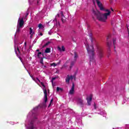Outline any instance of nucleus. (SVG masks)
<instances>
[{"instance_id": "22", "label": "nucleus", "mask_w": 129, "mask_h": 129, "mask_svg": "<svg viewBox=\"0 0 129 129\" xmlns=\"http://www.w3.org/2000/svg\"><path fill=\"white\" fill-rule=\"evenodd\" d=\"M30 30V35H34V32H33V29H32V28H29Z\"/></svg>"}, {"instance_id": "40", "label": "nucleus", "mask_w": 129, "mask_h": 129, "mask_svg": "<svg viewBox=\"0 0 129 129\" xmlns=\"http://www.w3.org/2000/svg\"><path fill=\"white\" fill-rule=\"evenodd\" d=\"M51 104H52V103H50L48 105V107H50V106H51Z\"/></svg>"}, {"instance_id": "34", "label": "nucleus", "mask_w": 129, "mask_h": 129, "mask_svg": "<svg viewBox=\"0 0 129 129\" xmlns=\"http://www.w3.org/2000/svg\"><path fill=\"white\" fill-rule=\"evenodd\" d=\"M53 100H54V99H53V98H51L50 103H52V102H53Z\"/></svg>"}, {"instance_id": "27", "label": "nucleus", "mask_w": 129, "mask_h": 129, "mask_svg": "<svg viewBox=\"0 0 129 129\" xmlns=\"http://www.w3.org/2000/svg\"><path fill=\"white\" fill-rule=\"evenodd\" d=\"M42 27H43V25H42V24H39L38 25V27L39 28V29H41V28H42Z\"/></svg>"}, {"instance_id": "45", "label": "nucleus", "mask_w": 129, "mask_h": 129, "mask_svg": "<svg viewBox=\"0 0 129 129\" xmlns=\"http://www.w3.org/2000/svg\"><path fill=\"white\" fill-rule=\"evenodd\" d=\"M127 31H128V26H127Z\"/></svg>"}, {"instance_id": "36", "label": "nucleus", "mask_w": 129, "mask_h": 129, "mask_svg": "<svg viewBox=\"0 0 129 129\" xmlns=\"http://www.w3.org/2000/svg\"><path fill=\"white\" fill-rule=\"evenodd\" d=\"M25 49H26V46H27V42L24 43Z\"/></svg>"}, {"instance_id": "24", "label": "nucleus", "mask_w": 129, "mask_h": 129, "mask_svg": "<svg viewBox=\"0 0 129 129\" xmlns=\"http://www.w3.org/2000/svg\"><path fill=\"white\" fill-rule=\"evenodd\" d=\"M51 66H53V67H56V66H57V63L53 62L51 64Z\"/></svg>"}, {"instance_id": "11", "label": "nucleus", "mask_w": 129, "mask_h": 129, "mask_svg": "<svg viewBox=\"0 0 129 129\" xmlns=\"http://www.w3.org/2000/svg\"><path fill=\"white\" fill-rule=\"evenodd\" d=\"M115 44H116V38L113 39V45L114 46V51L116 52V49H115Z\"/></svg>"}, {"instance_id": "6", "label": "nucleus", "mask_w": 129, "mask_h": 129, "mask_svg": "<svg viewBox=\"0 0 129 129\" xmlns=\"http://www.w3.org/2000/svg\"><path fill=\"white\" fill-rule=\"evenodd\" d=\"M111 35H108L107 37V46L108 47L109 49H110V47H111L112 43L111 41H109L108 40L110 38H111Z\"/></svg>"}, {"instance_id": "54", "label": "nucleus", "mask_w": 129, "mask_h": 129, "mask_svg": "<svg viewBox=\"0 0 129 129\" xmlns=\"http://www.w3.org/2000/svg\"><path fill=\"white\" fill-rule=\"evenodd\" d=\"M92 1H93V3H94V0H92Z\"/></svg>"}, {"instance_id": "53", "label": "nucleus", "mask_w": 129, "mask_h": 129, "mask_svg": "<svg viewBox=\"0 0 129 129\" xmlns=\"http://www.w3.org/2000/svg\"><path fill=\"white\" fill-rule=\"evenodd\" d=\"M67 82H68V84H69V82H70V81H67Z\"/></svg>"}, {"instance_id": "25", "label": "nucleus", "mask_w": 129, "mask_h": 129, "mask_svg": "<svg viewBox=\"0 0 129 129\" xmlns=\"http://www.w3.org/2000/svg\"><path fill=\"white\" fill-rule=\"evenodd\" d=\"M61 51L65 52V47H64V46H61Z\"/></svg>"}, {"instance_id": "55", "label": "nucleus", "mask_w": 129, "mask_h": 129, "mask_svg": "<svg viewBox=\"0 0 129 129\" xmlns=\"http://www.w3.org/2000/svg\"><path fill=\"white\" fill-rule=\"evenodd\" d=\"M93 20H94V17H93Z\"/></svg>"}, {"instance_id": "31", "label": "nucleus", "mask_w": 129, "mask_h": 129, "mask_svg": "<svg viewBox=\"0 0 129 129\" xmlns=\"http://www.w3.org/2000/svg\"><path fill=\"white\" fill-rule=\"evenodd\" d=\"M17 51L20 53H21V51H20V49L19 48V47L17 46Z\"/></svg>"}, {"instance_id": "43", "label": "nucleus", "mask_w": 129, "mask_h": 129, "mask_svg": "<svg viewBox=\"0 0 129 129\" xmlns=\"http://www.w3.org/2000/svg\"><path fill=\"white\" fill-rule=\"evenodd\" d=\"M59 90H60V91H61V92H62V91H63V89L60 88Z\"/></svg>"}, {"instance_id": "3", "label": "nucleus", "mask_w": 129, "mask_h": 129, "mask_svg": "<svg viewBox=\"0 0 129 129\" xmlns=\"http://www.w3.org/2000/svg\"><path fill=\"white\" fill-rule=\"evenodd\" d=\"M97 54L99 58H102L103 57V51L102 50V47L100 46H97Z\"/></svg>"}, {"instance_id": "56", "label": "nucleus", "mask_w": 129, "mask_h": 129, "mask_svg": "<svg viewBox=\"0 0 129 129\" xmlns=\"http://www.w3.org/2000/svg\"><path fill=\"white\" fill-rule=\"evenodd\" d=\"M42 56H44V54H42Z\"/></svg>"}, {"instance_id": "23", "label": "nucleus", "mask_w": 129, "mask_h": 129, "mask_svg": "<svg viewBox=\"0 0 129 129\" xmlns=\"http://www.w3.org/2000/svg\"><path fill=\"white\" fill-rule=\"evenodd\" d=\"M100 11H104V8H103V6H100L99 7Z\"/></svg>"}, {"instance_id": "50", "label": "nucleus", "mask_w": 129, "mask_h": 129, "mask_svg": "<svg viewBox=\"0 0 129 129\" xmlns=\"http://www.w3.org/2000/svg\"><path fill=\"white\" fill-rule=\"evenodd\" d=\"M32 79H33V80H34V81H35V79H34V78H32Z\"/></svg>"}, {"instance_id": "13", "label": "nucleus", "mask_w": 129, "mask_h": 129, "mask_svg": "<svg viewBox=\"0 0 129 129\" xmlns=\"http://www.w3.org/2000/svg\"><path fill=\"white\" fill-rule=\"evenodd\" d=\"M61 21L63 23H65L66 22V18H65V16H64V15H63V13L61 12Z\"/></svg>"}, {"instance_id": "39", "label": "nucleus", "mask_w": 129, "mask_h": 129, "mask_svg": "<svg viewBox=\"0 0 129 129\" xmlns=\"http://www.w3.org/2000/svg\"><path fill=\"white\" fill-rule=\"evenodd\" d=\"M60 62H61V61H59L58 62H57V63H56L57 65H59Z\"/></svg>"}, {"instance_id": "20", "label": "nucleus", "mask_w": 129, "mask_h": 129, "mask_svg": "<svg viewBox=\"0 0 129 129\" xmlns=\"http://www.w3.org/2000/svg\"><path fill=\"white\" fill-rule=\"evenodd\" d=\"M51 52V48H46L45 50V53H50Z\"/></svg>"}, {"instance_id": "2", "label": "nucleus", "mask_w": 129, "mask_h": 129, "mask_svg": "<svg viewBox=\"0 0 129 129\" xmlns=\"http://www.w3.org/2000/svg\"><path fill=\"white\" fill-rule=\"evenodd\" d=\"M85 46L90 56V62H95V60H94V48H93V45L89 46L88 43H86Z\"/></svg>"}, {"instance_id": "52", "label": "nucleus", "mask_w": 129, "mask_h": 129, "mask_svg": "<svg viewBox=\"0 0 129 129\" xmlns=\"http://www.w3.org/2000/svg\"><path fill=\"white\" fill-rule=\"evenodd\" d=\"M55 20L56 22H57V19L55 18Z\"/></svg>"}, {"instance_id": "9", "label": "nucleus", "mask_w": 129, "mask_h": 129, "mask_svg": "<svg viewBox=\"0 0 129 129\" xmlns=\"http://www.w3.org/2000/svg\"><path fill=\"white\" fill-rule=\"evenodd\" d=\"M44 92V102L45 103H47V101H48V97H47V90L46 89H45L43 91Z\"/></svg>"}, {"instance_id": "30", "label": "nucleus", "mask_w": 129, "mask_h": 129, "mask_svg": "<svg viewBox=\"0 0 129 129\" xmlns=\"http://www.w3.org/2000/svg\"><path fill=\"white\" fill-rule=\"evenodd\" d=\"M60 88H59V87H57L56 88V91H57V92L60 91Z\"/></svg>"}, {"instance_id": "21", "label": "nucleus", "mask_w": 129, "mask_h": 129, "mask_svg": "<svg viewBox=\"0 0 129 129\" xmlns=\"http://www.w3.org/2000/svg\"><path fill=\"white\" fill-rule=\"evenodd\" d=\"M44 58H45V56H43V57H41L40 58V63L42 64V65L44 64Z\"/></svg>"}, {"instance_id": "47", "label": "nucleus", "mask_w": 129, "mask_h": 129, "mask_svg": "<svg viewBox=\"0 0 129 129\" xmlns=\"http://www.w3.org/2000/svg\"><path fill=\"white\" fill-rule=\"evenodd\" d=\"M111 10L112 11V12H113V9L112 8H111Z\"/></svg>"}, {"instance_id": "42", "label": "nucleus", "mask_w": 129, "mask_h": 129, "mask_svg": "<svg viewBox=\"0 0 129 129\" xmlns=\"http://www.w3.org/2000/svg\"><path fill=\"white\" fill-rule=\"evenodd\" d=\"M33 34H30V38H32V37H33Z\"/></svg>"}, {"instance_id": "15", "label": "nucleus", "mask_w": 129, "mask_h": 129, "mask_svg": "<svg viewBox=\"0 0 129 129\" xmlns=\"http://www.w3.org/2000/svg\"><path fill=\"white\" fill-rule=\"evenodd\" d=\"M76 63V61L73 60L71 62V66L70 67V68L71 69L73 66H74V64Z\"/></svg>"}, {"instance_id": "1", "label": "nucleus", "mask_w": 129, "mask_h": 129, "mask_svg": "<svg viewBox=\"0 0 129 129\" xmlns=\"http://www.w3.org/2000/svg\"><path fill=\"white\" fill-rule=\"evenodd\" d=\"M105 12H107L108 13L101 14L100 12L98 11H95L93 10V14L100 22H105V21L107 20V16H109L111 13L110 11L109 10H106Z\"/></svg>"}, {"instance_id": "5", "label": "nucleus", "mask_w": 129, "mask_h": 129, "mask_svg": "<svg viewBox=\"0 0 129 129\" xmlns=\"http://www.w3.org/2000/svg\"><path fill=\"white\" fill-rule=\"evenodd\" d=\"M18 23L19 24H18L17 26L19 27V28H23L24 27V24H25L24 18L19 19Z\"/></svg>"}, {"instance_id": "35", "label": "nucleus", "mask_w": 129, "mask_h": 129, "mask_svg": "<svg viewBox=\"0 0 129 129\" xmlns=\"http://www.w3.org/2000/svg\"><path fill=\"white\" fill-rule=\"evenodd\" d=\"M90 36L91 41L92 43V42H93V40H92V37H91V35H90Z\"/></svg>"}, {"instance_id": "32", "label": "nucleus", "mask_w": 129, "mask_h": 129, "mask_svg": "<svg viewBox=\"0 0 129 129\" xmlns=\"http://www.w3.org/2000/svg\"><path fill=\"white\" fill-rule=\"evenodd\" d=\"M72 33V34H76V31H75V30H73Z\"/></svg>"}, {"instance_id": "33", "label": "nucleus", "mask_w": 129, "mask_h": 129, "mask_svg": "<svg viewBox=\"0 0 129 129\" xmlns=\"http://www.w3.org/2000/svg\"><path fill=\"white\" fill-rule=\"evenodd\" d=\"M57 49H58V51H61V47H60L59 46H58V47H57Z\"/></svg>"}, {"instance_id": "16", "label": "nucleus", "mask_w": 129, "mask_h": 129, "mask_svg": "<svg viewBox=\"0 0 129 129\" xmlns=\"http://www.w3.org/2000/svg\"><path fill=\"white\" fill-rule=\"evenodd\" d=\"M96 2L97 3V4L98 5V6L99 7V8L100 7H102L103 6L102 3H101L99 1L96 0Z\"/></svg>"}, {"instance_id": "29", "label": "nucleus", "mask_w": 129, "mask_h": 129, "mask_svg": "<svg viewBox=\"0 0 129 129\" xmlns=\"http://www.w3.org/2000/svg\"><path fill=\"white\" fill-rule=\"evenodd\" d=\"M57 77H53L51 79V81H54V80H56Z\"/></svg>"}, {"instance_id": "28", "label": "nucleus", "mask_w": 129, "mask_h": 129, "mask_svg": "<svg viewBox=\"0 0 129 129\" xmlns=\"http://www.w3.org/2000/svg\"><path fill=\"white\" fill-rule=\"evenodd\" d=\"M88 105H91V101H87Z\"/></svg>"}, {"instance_id": "38", "label": "nucleus", "mask_w": 129, "mask_h": 129, "mask_svg": "<svg viewBox=\"0 0 129 129\" xmlns=\"http://www.w3.org/2000/svg\"><path fill=\"white\" fill-rule=\"evenodd\" d=\"M28 16H29V13L26 14V15L25 16V18H27V17H28Z\"/></svg>"}, {"instance_id": "48", "label": "nucleus", "mask_w": 129, "mask_h": 129, "mask_svg": "<svg viewBox=\"0 0 129 129\" xmlns=\"http://www.w3.org/2000/svg\"><path fill=\"white\" fill-rule=\"evenodd\" d=\"M37 80H38V81H40V80H39V79H38V78H36Z\"/></svg>"}, {"instance_id": "44", "label": "nucleus", "mask_w": 129, "mask_h": 129, "mask_svg": "<svg viewBox=\"0 0 129 129\" xmlns=\"http://www.w3.org/2000/svg\"><path fill=\"white\" fill-rule=\"evenodd\" d=\"M39 51H40V49H39L36 50V52H39Z\"/></svg>"}, {"instance_id": "26", "label": "nucleus", "mask_w": 129, "mask_h": 129, "mask_svg": "<svg viewBox=\"0 0 129 129\" xmlns=\"http://www.w3.org/2000/svg\"><path fill=\"white\" fill-rule=\"evenodd\" d=\"M40 55H42V52H39L38 54H37V57L38 58H40Z\"/></svg>"}, {"instance_id": "4", "label": "nucleus", "mask_w": 129, "mask_h": 129, "mask_svg": "<svg viewBox=\"0 0 129 129\" xmlns=\"http://www.w3.org/2000/svg\"><path fill=\"white\" fill-rule=\"evenodd\" d=\"M76 102L77 104L80 105L81 106H83V105H84V100L81 98H77L76 99Z\"/></svg>"}, {"instance_id": "37", "label": "nucleus", "mask_w": 129, "mask_h": 129, "mask_svg": "<svg viewBox=\"0 0 129 129\" xmlns=\"http://www.w3.org/2000/svg\"><path fill=\"white\" fill-rule=\"evenodd\" d=\"M41 85H42L43 87H45V85L42 82H41Z\"/></svg>"}, {"instance_id": "8", "label": "nucleus", "mask_w": 129, "mask_h": 129, "mask_svg": "<svg viewBox=\"0 0 129 129\" xmlns=\"http://www.w3.org/2000/svg\"><path fill=\"white\" fill-rule=\"evenodd\" d=\"M75 88V84H74V83H73L72 87L69 92L70 94H71V95L74 94Z\"/></svg>"}, {"instance_id": "10", "label": "nucleus", "mask_w": 129, "mask_h": 129, "mask_svg": "<svg viewBox=\"0 0 129 129\" xmlns=\"http://www.w3.org/2000/svg\"><path fill=\"white\" fill-rule=\"evenodd\" d=\"M79 57V55H78V53L76 52V51H75L74 53V61H77V58Z\"/></svg>"}, {"instance_id": "17", "label": "nucleus", "mask_w": 129, "mask_h": 129, "mask_svg": "<svg viewBox=\"0 0 129 129\" xmlns=\"http://www.w3.org/2000/svg\"><path fill=\"white\" fill-rule=\"evenodd\" d=\"M87 101H92V95H90L89 97L87 98Z\"/></svg>"}, {"instance_id": "14", "label": "nucleus", "mask_w": 129, "mask_h": 129, "mask_svg": "<svg viewBox=\"0 0 129 129\" xmlns=\"http://www.w3.org/2000/svg\"><path fill=\"white\" fill-rule=\"evenodd\" d=\"M35 128V127L34 126V122L33 121H31L30 122V125L28 127V129H34Z\"/></svg>"}, {"instance_id": "7", "label": "nucleus", "mask_w": 129, "mask_h": 129, "mask_svg": "<svg viewBox=\"0 0 129 129\" xmlns=\"http://www.w3.org/2000/svg\"><path fill=\"white\" fill-rule=\"evenodd\" d=\"M73 79L76 80L75 76H72L68 75L67 78L66 79V81H70V80H73Z\"/></svg>"}, {"instance_id": "49", "label": "nucleus", "mask_w": 129, "mask_h": 129, "mask_svg": "<svg viewBox=\"0 0 129 129\" xmlns=\"http://www.w3.org/2000/svg\"><path fill=\"white\" fill-rule=\"evenodd\" d=\"M49 35H51V33L50 32H48Z\"/></svg>"}, {"instance_id": "57", "label": "nucleus", "mask_w": 129, "mask_h": 129, "mask_svg": "<svg viewBox=\"0 0 129 129\" xmlns=\"http://www.w3.org/2000/svg\"><path fill=\"white\" fill-rule=\"evenodd\" d=\"M35 118H37V117H35Z\"/></svg>"}, {"instance_id": "19", "label": "nucleus", "mask_w": 129, "mask_h": 129, "mask_svg": "<svg viewBox=\"0 0 129 129\" xmlns=\"http://www.w3.org/2000/svg\"><path fill=\"white\" fill-rule=\"evenodd\" d=\"M49 44H51L50 41H48L46 43L43 45L42 48H45V47H47V46L49 45Z\"/></svg>"}, {"instance_id": "18", "label": "nucleus", "mask_w": 129, "mask_h": 129, "mask_svg": "<svg viewBox=\"0 0 129 129\" xmlns=\"http://www.w3.org/2000/svg\"><path fill=\"white\" fill-rule=\"evenodd\" d=\"M21 28H22V27H20V26H17L16 34H19L20 33V31H21V30L20 29H21Z\"/></svg>"}, {"instance_id": "51", "label": "nucleus", "mask_w": 129, "mask_h": 129, "mask_svg": "<svg viewBox=\"0 0 129 129\" xmlns=\"http://www.w3.org/2000/svg\"><path fill=\"white\" fill-rule=\"evenodd\" d=\"M57 16H58V17H60V15L57 14Z\"/></svg>"}, {"instance_id": "41", "label": "nucleus", "mask_w": 129, "mask_h": 129, "mask_svg": "<svg viewBox=\"0 0 129 129\" xmlns=\"http://www.w3.org/2000/svg\"><path fill=\"white\" fill-rule=\"evenodd\" d=\"M53 82H54L53 81H51V83H52V84L53 86H54Z\"/></svg>"}, {"instance_id": "12", "label": "nucleus", "mask_w": 129, "mask_h": 129, "mask_svg": "<svg viewBox=\"0 0 129 129\" xmlns=\"http://www.w3.org/2000/svg\"><path fill=\"white\" fill-rule=\"evenodd\" d=\"M15 52L16 53V54L17 55V56L18 57V58L20 59L21 62L23 63V59H22V57H21V56H19V55L18 54V52L17 51V48L16 47L15 48Z\"/></svg>"}, {"instance_id": "46", "label": "nucleus", "mask_w": 129, "mask_h": 129, "mask_svg": "<svg viewBox=\"0 0 129 129\" xmlns=\"http://www.w3.org/2000/svg\"><path fill=\"white\" fill-rule=\"evenodd\" d=\"M42 35H43V33H40V36H42Z\"/></svg>"}]
</instances>
